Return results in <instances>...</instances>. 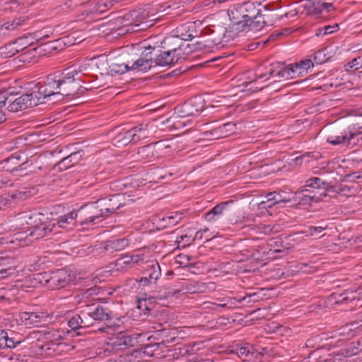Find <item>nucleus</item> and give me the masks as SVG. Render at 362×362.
<instances>
[{
    "label": "nucleus",
    "instance_id": "nucleus-31",
    "mask_svg": "<svg viewBox=\"0 0 362 362\" xmlns=\"http://www.w3.org/2000/svg\"><path fill=\"white\" fill-rule=\"evenodd\" d=\"M83 153L81 151H75L68 156L62 158L59 163L60 168L67 169L78 163L82 159Z\"/></svg>",
    "mask_w": 362,
    "mask_h": 362
},
{
    "label": "nucleus",
    "instance_id": "nucleus-9",
    "mask_svg": "<svg viewBox=\"0 0 362 362\" xmlns=\"http://www.w3.org/2000/svg\"><path fill=\"white\" fill-rule=\"evenodd\" d=\"M81 313L83 317L99 322L107 321L112 318V312L99 304L86 305Z\"/></svg>",
    "mask_w": 362,
    "mask_h": 362
},
{
    "label": "nucleus",
    "instance_id": "nucleus-62",
    "mask_svg": "<svg viewBox=\"0 0 362 362\" xmlns=\"http://www.w3.org/2000/svg\"><path fill=\"white\" fill-rule=\"evenodd\" d=\"M141 13V12L140 11V10L139 11H133L132 12H130L129 15H130V17L132 18V19H136V23L134 24V26L135 27H138L140 25V23H144V19H138V17L139 16Z\"/></svg>",
    "mask_w": 362,
    "mask_h": 362
},
{
    "label": "nucleus",
    "instance_id": "nucleus-18",
    "mask_svg": "<svg viewBox=\"0 0 362 362\" xmlns=\"http://www.w3.org/2000/svg\"><path fill=\"white\" fill-rule=\"evenodd\" d=\"M154 62L153 54L151 52V47H146L145 50L142 52L140 57L132 63L130 66L131 70H139L143 72H146L152 67H154Z\"/></svg>",
    "mask_w": 362,
    "mask_h": 362
},
{
    "label": "nucleus",
    "instance_id": "nucleus-26",
    "mask_svg": "<svg viewBox=\"0 0 362 362\" xmlns=\"http://www.w3.org/2000/svg\"><path fill=\"white\" fill-rule=\"evenodd\" d=\"M30 101V99L28 98V95L23 94L13 100L10 98L8 100L9 105L7 108L10 112H13L25 110L31 107Z\"/></svg>",
    "mask_w": 362,
    "mask_h": 362
},
{
    "label": "nucleus",
    "instance_id": "nucleus-33",
    "mask_svg": "<svg viewBox=\"0 0 362 362\" xmlns=\"http://www.w3.org/2000/svg\"><path fill=\"white\" fill-rule=\"evenodd\" d=\"M267 24V21L265 20V15H262L259 11V14L254 18H251L248 23H247L246 30L251 31H259Z\"/></svg>",
    "mask_w": 362,
    "mask_h": 362
},
{
    "label": "nucleus",
    "instance_id": "nucleus-1",
    "mask_svg": "<svg viewBox=\"0 0 362 362\" xmlns=\"http://www.w3.org/2000/svg\"><path fill=\"white\" fill-rule=\"evenodd\" d=\"M11 227L19 230L15 234L16 240L22 238L21 233H27L26 237L31 236L37 240L53 231L57 232L55 222L44 214L37 212H24L18 214Z\"/></svg>",
    "mask_w": 362,
    "mask_h": 362
},
{
    "label": "nucleus",
    "instance_id": "nucleus-32",
    "mask_svg": "<svg viewBox=\"0 0 362 362\" xmlns=\"http://www.w3.org/2000/svg\"><path fill=\"white\" fill-rule=\"evenodd\" d=\"M129 245V240L122 238L107 242L105 249L110 252H117L124 250Z\"/></svg>",
    "mask_w": 362,
    "mask_h": 362
},
{
    "label": "nucleus",
    "instance_id": "nucleus-35",
    "mask_svg": "<svg viewBox=\"0 0 362 362\" xmlns=\"http://www.w3.org/2000/svg\"><path fill=\"white\" fill-rule=\"evenodd\" d=\"M333 191L341 196L351 197L357 194L358 187L355 184H341L335 187Z\"/></svg>",
    "mask_w": 362,
    "mask_h": 362
},
{
    "label": "nucleus",
    "instance_id": "nucleus-27",
    "mask_svg": "<svg viewBox=\"0 0 362 362\" xmlns=\"http://www.w3.org/2000/svg\"><path fill=\"white\" fill-rule=\"evenodd\" d=\"M35 194V190L34 188L28 189V188H21L16 189L11 193H8L7 195V199L10 201H13L15 203L27 199Z\"/></svg>",
    "mask_w": 362,
    "mask_h": 362
},
{
    "label": "nucleus",
    "instance_id": "nucleus-34",
    "mask_svg": "<svg viewBox=\"0 0 362 362\" xmlns=\"http://www.w3.org/2000/svg\"><path fill=\"white\" fill-rule=\"evenodd\" d=\"M28 95V98L30 99V105L31 107H34L40 103H43L45 99H48L47 96L45 95V93L42 91V88L41 86L37 87V90H33L30 93H26Z\"/></svg>",
    "mask_w": 362,
    "mask_h": 362
},
{
    "label": "nucleus",
    "instance_id": "nucleus-16",
    "mask_svg": "<svg viewBox=\"0 0 362 362\" xmlns=\"http://www.w3.org/2000/svg\"><path fill=\"white\" fill-rule=\"evenodd\" d=\"M20 318L25 325L39 327L49 322V315L40 311H25L20 313Z\"/></svg>",
    "mask_w": 362,
    "mask_h": 362
},
{
    "label": "nucleus",
    "instance_id": "nucleus-10",
    "mask_svg": "<svg viewBox=\"0 0 362 362\" xmlns=\"http://www.w3.org/2000/svg\"><path fill=\"white\" fill-rule=\"evenodd\" d=\"M154 67L172 66L178 63L181 59L177 57L179 54H173L168 49H160L158 47H151Z\"/></svg>",
    "mask_w": 362,
    "mask_h": 362
},
{
    "label": "nucleus",
    "instance_id": "nucleus-44",
    "mask_svg": "<svg viewBox=\"0 0 362 362\" xmlns=\"http://www.w3.org/2000/svg\"><path fill=\"white\" fill-rule=\"evenodd\" d=\"M250 345L249 344H246L244 346H238L233 351L235 352L240 358L245 359L252 355V353L250 351Z\"/></svg>",
    "mask_w": 362,
    "mask_h": 362
},
{
    "label": "nucleus",
    "instance_id": "nucleus-63",
    "mask_svg": "<svg viewBox=\"0 0 362 362\" xmlns=\"http://www.w3.org/2000/svg\"><path fill=\"white\" fill-rule=\"evenodd\" d=\"M6 342V348H15L17 346V344H19L21 343L19 341H16L15 338L9 337L8 332Z\"/></svg>",
    "mask_w": 362,
    "mask_h": 362
},
{
    "label": "nucleus",
    "instance_id": "nucleus-8",
    "mask_svg": "<svg viewBox=\"0 0 362 362\" xmlns=\"http://www.w3.org/2000/svg\"><path fill=\"white\" fill-rule=\"evenodd\" d=\"M162 45L163 49H168L174 54H179L177 57L180 59H185L188 53L192 52L189 44L182 42L180 38L173 34L165 37Z\"/></svg>",
    "mask_w": 362,
    "mask_h": 362
},
{
    "label": "nucleus",
    "instance_id": "nucleus-50",
    "mask_svg": "<svg viewBox=\"0 0 362 362\" xmlns=\"http://www.w3.org/2000/svg\"><path fill=\"white\" fill-rule=\"evenodd\" d=\"M261 298V296L257 293H247L245 296L239 298V303H255L259 301Z\"/></svg>",
    "mask_w": 362,
    "mask_h": 362
},
{
    "label": "nucleus",
    "instance_id": "nucleus-57",
    "mask_svg": "<svg viewBox=\"0 0 362 362\" xmlns=\"http://www.w3.org/2000/svg\"><path fill=\"white\" fill-rule=\"evenodd\" d=\"M327 228V226H310L308 230L305 232L309 235L313 236L317 233H320Z\"/></svg>",
    "mask_w": 362,
    "mask_h": 362
},
{
    "label": "nucleus",
    "instance_id": "nucleus-22",
    "mask_svg": "<svg viewBox=\"0 0 362 362\" xmlns=\"http://www.w3.org/2000/svg\"><path fill=\"white\" fill-rule=\"evenodd\" d=\"M327 142L333 146L344 144L347 146H354L356 144V142L352 141L346 129L341 132H332L327 136Z\"/></svg>",
    "mask_w": 362,
    "mask_h": 362
},
{
    "label": "nucleus",
    "instance_id": "nucleus-20",
    "mask_svg": "<svg viewBox=\"0 0 362 362\" xmlns=\"http://www.w3.org/2000/svg\"><path fill=\"white\" fill-rule=\"evenodd\" d=\"M122 197V195L116 194L112 195L110 198H103L98 200L106 217L110 214L116 212L123 205L121 203Z\"/></svg>",
    "mask_w": 362,
    "mask_h": 362
},
{
    "label": "nucleus",
    "instance_id": "nucleus-61",
    "mask_svg": "<svg viewBox=\"0 0 362 362\" xmlns=\"http://www.w3.org/2000/svg\"><path fill=\"white\" fill-rule=\"evenodd\" d=\"M13 183L6 176L4 175H0V189L12 186Z\"/></svg>",
    "mask_w": 362,
    "mask_h": 362
},
{
    "label": "nucleus",
    "instance_id": "nucleus-59",
    "mask_svg": "<svg viewBox=\"0 0 362 362\" xmlns=\"http://www.w3.org/2000/svg\"><path fill=\"white\" fill-rule=\"evenodd\" d=\"M8 95L11 96L12 93H8L6 91L0 92V108L4 106L6 102L8 103L10 98Z\"/></svg>",
    "mask_w": 362,
    "mask_h": 362
},
{
    "label": "nucleus",
    "instance_id": "nucleus-15",
    "mask_svg": "<svg viewBox=\"0 0 362 362\" xmlns=\"http://www.w3.org/2000/svg\"><path fill=\"white\" fill-rule=\"evenodd\" d=\"M153 338L158 341V344L161 346L168 347L170 344H177L179 343L180 337L178 332L174 329H162L155 332L154 334L149 337L148 339Z\"/></svg>",
    "mask_w": 362,
    "mask_h": 362
},
{
    "label": "nucleus",
    "instance_id": "nucleus-23",
    "mask_svg": "<svg viewBox=\"0 0 362 362\" xmlns=\"http://www.w3.org/2000/svg\"><path fill=\"white\" fill-rule=\"evenodd\" d=\"M40 86L48 98L51 96L59 95L57 74L48 76L44 83Z\"/></svg>",
    "mask_w": 362,
    "mask_h": 362
},
{
    "label": "nucleus",
    "instance_id": "nucleus-53",
    "mask_svg": "<svg viewBox=\"0 0 362 362\" xmlns=\"http://www.w3.org/2000/svg\"><path fill=\"white\" fill-rule=\"evenodd\" d=\"M145 257L146 256L144 253L141 252V251L139 250L130 256V261H132L133 264H139L140 262H144Z\"/></svg>",
    "mask_w": 362,
    "mask_h": 362
},
{
    "label": "nucleus",
    "instance_id": "nucleus-46",
    "mask_svg": "<svg viewBox=\"0 0 362 362\" xmlns=\"http://www.w3.org/2000/svg\"><path fill=\"white\" fill-rule=\"evenodd\" d=\"M362 67V57H358L353 59L350 62L345 65V69L347 71L358 70Z\"/></svg>",
    "mask_w": 362,
    "mask_h": 362
},
{
    "label": "nucleus",
    "instance_id": "nucleus-25",
    "mask_svg": "<svg viewBox=\"0 0 362 362\" xmlns=\"http://www.w3.org/2000/svg\"><path fill=\"white\" fill-rule=\"evenodd\" d=\"M17 267V260L15 258L2 256L0 257V275L6 277L13 274Z\"/></svg>",
    "mask_w": 362,
    "mask_h": 362
},
{
    "label": "nucleus",
    "instance_id": "nucleus-6",
    "mask_svg": "<svg viewBox=\"0 0 362 362\" xmlns=\"http://www.w3.org/2000/svg\"><path fill=\"white\" fill-rule=\"evenodd\" d=\"M77 211L79 215V223L81 226H93L102 221L106 217L99 201L81 207Z\"/></svg>",
    "mask_w": 362,
    "mask_h": 362
},
{
    "label": "nucleus",
    "instance_id": "nucleus-38",
    "mask_svg": "<svg viewBox=\"0 0 362 362\" xmlns=\"http://www.w3.org/2000/svg\"><path fill=\"white\" fill-rule=\"evenodd\" d=\"M186 2V0H179L178 1L174 2L172 5H169L166 6L163 11L166 10H169L165 14L166 15H173V16H179L182 13L185 11V8L184 6V4Z\"/></svg>",
    "mask_w": 362,
    "mask_h": 362
},
{
    "label": "nucleus",
    "instance_id": "nucleus-42",
    "mask_svg": "<svg viewBox=\"0 0 362 362\" xmlns=\"http://www.w3.org/2000/svg\"><path fill=\"white\" fill-rule=\"evenodd\" d=\"M109 68H110V71L112 73L119 74H124L127 71L131 70L130 66H129V62H128L127 63H122V64L114 62V63H112L109 66Z\"/></svg>",
    "mask_w": 362,
    "mask_h": 362
},
{
    "label": "nucleus",
    "instance_id": "nucleus-28",
    "mask_svg": "<svg viewBox=\"0 0 362 362\" xmlns=\"http://www.w3.org/2000/svg\"><path fill=\"white\" fill-rule=\"evenodd\" d=\"M306 187H311L314 189L317 192V194H319L320 192H325L327 194V192L330 190V184L327 182L322 180L320 178L314 177H311L306 182ZM327 194H326L327 196Z\"/></svg>",
    "mask_w": 362,
    "mask_h": 362
},
{
    "label": "nucleus",
    "instance_id": "nucleus-12",
    "mask_svg": "<svg viewBox=\"0 0 362 362\" xmlns=\"http://www.w3.org/2000/svg\"><path fill=\"white\" fill-rule=\"evenodd\" d=\"M303 7L307 15L320 18H325L324 11L326 13L330 12L333 8V5L331 3L325 2L323 0H305Z\"/></svg>",
    "mask_w": 362,
    "mask_h": 362
},
{
    "label": "nucleus",
    "instance_id": "nucleus-14",
    "mask_svg": "<svg viewBox=\"0 0 362 362\" xmlns=\"http://www.w3.org/2000/svg\"><path fill=\"white\" fill-rule=\"evenodd\" d=\"M206 286L204 283L194 281H186L182 283L181 288L180 289H168L165 291L163 295H160V298H167L180 293V292L189 293H203L206 291Z\"/></svg>",
    "mask_w": 362,
    "mask_h": 362
},
{
    "label": "nucleus",
    "instance_id": "nucleus-49",
    "mask_svg": "<svg viewBox=\"0 0 362 362\" xmlns=\"http://www.w3.org/2000/svg\"><path fill=\"white\" fill-rule=\"evenodd\" d=\"M110 175V173L102 167L98 168L94 174L95 179L98 182L107 180Z\"/></svg>",
    "mask_w": 362,
    "mask_h": 362
},
{
    "label": "nucleus",
    "instance_id": "nucleus-24",
    "mask_svg": "<svg viewBox=\"0 0 362 362\" xmlns=\"http://www.w3.org/2000/svg\"><path fill=\"white\" fill-rule=\"evenodd\" d=\"M249 227L250 230L254 231L257 234L271 235L279 233L281 230V226L279 224H257V225H243L241 228Z\"/></svg>",
    "mask_w": 362,
    "mask_h": 362
},
{
    "label": "nucleus",
    "instance_id": "nucleus-21",
    "mask_svg": "<svg viewBox=\"0 0 362 362\" xmlns=\"http://www.w3.org/2000/svg\"><path fill=\"white\" fill-rule=\"evenodd\" d=\"M78 213L77 211H72L68 214L59 216L56 223V228H60L66 230H71L77 226L79 223Z\"/></svg>",
    "mask_w": 362,
    "mask_h": 362
},
{
    "label": "nucleus",
    "instance_id": "nucleus-43",
    "mask_svg": "<svg viewBox=\"0 0 362 362\" xmlns=\"http://www.w3.org/2000/svg\"><path fill=\"white\" fill-rule=\"evenodd\" d=\"M183 218V213L182 212H173L170 215L166 216L163 218V221L167 222L168 226H173L177 224Z\"/></svg>",
    "mask_w": 362,
    "mask_h": 362
},
{
    "label": "nucleus",
    "instance_id": "nucleus-41",
    "mask_svg": "<svg viewBox=\"0 0 362 362\" xmlns=\"http://www.w3.org/2000/svg\"><path fill=\"white\" fill-rule=\"evenodd\" d=\"M17 52L18 49L15 47L14 43H8L0 47V57L4 59L13 57Z\"/></svg>",
    "mask_w": 362,
    "mask_h": 362
},
{
    "label": "nucleus",
    "instance_id": "nucleus-51",
    "mask_svg": "<svg viewBox=\"0 0 362 362\" xmlns=\"http://www.w3.org/2000/svg\"><path fill=\"white\" fill-rule=\"evenodd\" d=\"M292 202V192L288 195H286L284 192H276V199H274V203H276V204Z\"/></svg>",
    "mask_w": 362,
    "mask_h": 362
},
{
    "label": "nucleus",
    "instance_id": "nucleus-52",
    "mask_svg": "<svg viewBox=\"0 0 362 362\" xmlns=\"http://www.w3.org/2000/svg\"><path fill=\"white\" fill-rule=\"evenodd\" d=\"M7 362H29L26 356L13 354L11 356L4 357Z\"/></svg>",
    "mask_w": 362,
    "mask_h": 362
},
{
    "label": "nucleus",
    "instance_id": "nucleus-58",
    "mask_svg": "<svg viewBox=\"0 0 362 362\" xmlns=\"http://www.w3.org/2000/svg\"><path fill=\"white\" fill-rule=\"evenodd\" d=\"M235 129V124L232 123H226L223 124L222 127H220L217 129L214 130L215 133H217L218 132H220L221 133L225 131L226 132H232L234 131Z\"/></svg>",
    "mask_w": 362,
    "mask_h": 362
},
{
    "label": "nucleus",
    "instance_id": "nucleus-13",
    "mask_svg": "<svg viewBox=\"0 0 362 362\" xmlns=\"http://www.w3.org/2000/svg\"><path fill=\"white\" fill-rule=\"evenodd\" d=\"M326 197L325 192H320L317 194L315 190L309 189H303L300 191L292 192V199L294 204L308 205L313 202H318L322 201Z\"/></svg>",
    "mask_w": 362,
    "mask_h": 362
},
{
    "label": "nucleus",
    "instance_id": "nucleus-17",
    "mask_svg": "<svg viewBox=\"0 0 362 362\" xmlns=\"http://www.w3.org/2000/svg\"><path fill=\"white\" fill-rule=\"evenodd\" d=\"M46 282L51 289H59L66 286L71 282V276L64 269H57L52 272Z\"/></svg>",
    "mask_w": 362,
    "mask_h": 362
},
{
    "label": "nucleus",
    "instance_id": "nucleus-37",
    "mask_svg": "<svg viewBox=\"0 0 362 362\" xmlns=\"http://www.w3.org/2000/svg\"><path fill=\"white\" fill-rule=\"evenodd\" d=\"M161 274L160 265L157 262H153L145 272L148 276V282L153 283L160 277Z\"/></svg>",
    "mask_w": 362,
    "mask_h": 362
},
{
    "label": "nucleus",
    "instance_id": "nucleus-56",
    "mask_svg": "<svg viewBox=\"0 0 362 362\" xmlns=\"http://www.w3.org/2000/svg\"><path fill=\"white\" fill-rule=\"evenodd\" d=\"M24 21H22L20 18L14 19L12 22H7L4 24L5 28L7 30H16L19 26L23 25V22Z\"/></svg>",
    "mask_w": 362,
    "mask_h": 362
},
{
    "label": "nucleus",
    "instance_id": "nucleus-29",
    "mask_svg": "<svg viewBox=\"0 0 362 362\" xmlns=\"http://www.w3.org/2000/svg\"><path fill=\"white\" fill-rule=\"evenodd\" d=\"M230 203H233V201L221 202L216 204L205 214V219L209 222L216 221L221 216L226 206Z\"/></svg>",
    "mask_w": 362,
    "mask_h": 362
},
{
    "label": "nucleus",
    "instance_id": "nucleus-54",
    "mask_svg": "<svg viewBox=\"0 0 362 362\" xmlns=\"http://www.w3.org/2000/svg\"><path fill=\"white\" fill-rule=\"evenodd\" d=\"M222 301H226V305L227 309H233L238 307L239 303V298H223Z\"/></svg>",
    "mask_w": 362,
    "mask_h": 362
},
{
    "label": "nucleus",
    "instance_id": "nucleus-11",
    "mask_svg": "<svg viewBox=\"0 0 362 362\" xmlns=\"http://www.w3.org/2000/svg\"><path fill=\"white\" fill-rule=\"evenodd\" d=\"M138 334L119 333L110 339L107 345L111 346V351L117 352L134 346L138 343Z\"/></svg>",
    "mask_w": 362,
    "mask_h": 362
},
{
    "label": "nucleus",
    "instance_id": "nucleus-19",
    "mask_svg": "<svg viewBox=\"0 0 362 362\" xmlns=\"http://www.w3.org/2000/svg\"><path fill=\"white\" fill-rule=\"evenodd\" d=\"M4 162L8 165L6 166V170L14 174L16 172L23 171L31 167L33 163L26 158L24 161H21V157L19 154H14L7 158Z\"/></svg>",
    "mask_w": 362,
    "mask_h": 362
},
{
    "label": "nucleus",
    "instance_id": "nucleus-60",
    "mask_svg": "<svg viewBox=\"0 0 362 362\" xmlns=\"http://www.w3.org/2000/svg\"><path fill=\"white\" fill-rule=\"evenodd\" d=\"M137 308L141 311L151 310V308L148 305L146 299H139L137 302Z\"/></svg>",
    "mask_w": 362,
    "mask_h": 362
},
{
    "label": "nucleus",
    "instance_id": "nucleus-47",
    "mask_svg": "<svg viewBox=\"0 0 362 362\" xmlns=\"http://www.w3.org/2000/svg\"><path fill=\"white\" fill-rule=\"evenodd\" d=\"M193 103L194 102L192 101L186 103L180 109H178L177 111L180 114V117H187L194 115L195 112L192 110H190Z\"/></svg>",
    "mask_w": 362,
    "mask_h": 362
},
{
    "label": "nucleus",
    "instance_id": "nucleus-39",
    "mask_svg": "<svg viewBox=\"0 0 362 362\" xmlns=\"http://www.w3.org/2000/svg\"><path fill=\"white\" fill-rule=\"evenodd\" d=\"M276 192H269L265 196V200L262 201L258 204V207L259 209H266L272 208L276 203H274V199H276Z\"/></svg>",
    "mask_w": 362,
    "mask_h": 362
},
{
    "label": "nucleus",
    "instance_id": "nucleus-48",
    "mask_svg": "<svg viewBox=\"0 0 362 362\" xmlns=\"http://www.w3.org/2000/svg\"><path fill=\"white\" fill-rule=\"evenodd\" d=\"M349 137H351V140H354L355 138L362 134V126L359 125L358 124H354L352 125H350L346 129Z\"/></svg>",
    "mask_w": 362,
    "mask_h": 362
},
{
    "label": "nucleus",
    "instance_id": "nucleus-45",
    "mask_svg": "<svg viewBox=\"0 0 362 362\" xmlns=\"http://www.w3.org/2000/svg\"><path fill=\"white\" fill-rule=\"evenodd\" d=\"M339 25L337 24H334L333 25H325L323 27L319 28L316 30V35L322 36L327 34H331L337 31Z\"/></svg>",
    "mask_w": 362,
    "mask_h": 362
},
{
    "label": "nucleus",
    "instance_id": "nucleus-30",
    "mask_svg": "<svg viewBox=\"0 0 362 362\" xmlns=\"http://www.w3.org/2000/svg\"><path fill=\"white\" fill-rule=\"evenodd\" d=\"M68 325L73 330H76L81 328L88 327L90 325L89 319L83 315L80 312L79 314L74 315L69 320Z\"/></svg>",
    "mask_w": 362,
    "mask_h": 362
},
{
    "label": "nucleus",
    "instance_id": "nucleus-40",
    "mask_svg": "<svg viewBox=\"0 0 362 362\" xmlns=\"http://www.w3.org/2000/svg\"><path fill=\"white\" fill-rule=\"evenodd\" d=\"M160 347L157 342L150 343L144 346L140 349V356L142 358L144 357H151L154 356V353L157 351Z\"/></svg>",
    "mask_w": 362,
    "mask_h": 362
},
{
    "label": "nucleus",
    "instance_id": "nucleus-3",
    "mask_svg": "<svg viewBox=\"0 0 362 362\" xmlns=\"http://www.w3.org/2000/svg\"><path fill=\"white\" fill-rule=\"evenodd\" d=\"M259 4L253 1H246L233 5L228 10L233 30L240 33L246 30L247 23L251 18L259 14Z\"/></svg>",
    "mask_w": 362,
    "mask_h": 362
},
{
    "label": "nucleus",
    "instance_id": "nucleus-7",
    "mask_svg": "<svg viewBox=\"0 0 362 362\" xmlns=\"http://www.w3.org/2000/svg\"><path fill=\"white\" fill-rule=\"evenodd\" d=\"M171 148V146L167 141H159L142 146L138 149L137 159L144 163L151 162L156 158L163 156L165 153V150Z\"/></svg>",
    "mask_w": 362,
    "mask_h": 362
},
{
    "label": "nucleus",
    "instance_id": "nucleus-36",
    "mask_svg": "<svg viewBox=\"0 0 362 362\" xmlns=\"http://www.w3.org/2000/svg\"><path fill=\"white\" fill-rule=\"evenodd\" d=\"M189 25L183 24L178 26L172 33L175 36L180 38L182 42H185V41L192 40L194 37V35L189 33Z\"/></svg>",
    "mask_w": 362,
    "mask_h": 362
},
{
    "label": "nucleus",
    "instance_id": "nucleus-2",
    "mask_svg": "<svg viewBox=\"0 0 362 362\" xmlns=\"http://www.w3.org/2000/svg\"><path fill=\"white\" fill-rule=\"evenodd\" d=\"M313 62L310 59L301 60L299 62L289 64L287 66H284L279 64H271L267 66H260L256 71L255 80L250 81L249 85L266 81L271 76H279L286 78L302 77L307 74L308 69L313 68Z\"/></svg>",
    "mask_w": 362,
    "mask_h": 362
},
{
    "label": "nucleus",
    "instance_id": "nucleus-5",
    "mask_svg": "<svg viewBox=\"0 0 362 362\" xmlns=\"http://www.w3.org/2000/svg\"><path fill=\"white\" fill-rule=\"evenodd\" d=\"M81 72V70L80 69H64L62 73L57 74L59 86L58 93H59L60 96H70L74 95L78 86V84L76 83V81L80 80V78H76V76Z\"/></svg>",
    "mask_w": 362,
    "mask_h": 362
},
{
    "label": "nucleus",
    "instance_id": "nucleus-55",
    "mask_svg": "<svg viewBox=\"0 0 362 362\" xmlns=\"http://www.w3.org/2000/svg\"><path fill=\"white\" fill-rule=\"evenodd\" d=\"M204 308L211 309L213 310H218V308H227L226 305V301H223V303H217L212 302H205L203 304Z\"/></svg>",
    "mask_w": 362,
    "mask_h": 362
},
{
    "label": "nucleus",
    "instance_id": "nucleus-4",
    "mask_svg": "<svg viewBox=\"0 0 362 362\" xmlns=\"http://www.w3.org/2000/svg\"><path fill=\"white\" fill-rule=\"evenodd\" d=\"M148 123H141L132 129L117 134L114 141L118 146H127L130 143L136 144L148 138L151 134Z\"/></svg>",
    "mask_w": 362,
    "mask_h": 362
},
{
    "label": "nucleus",
    "instance_id": "nucleus-64",
    "mask_svg": "<svg viewBox=\"0 0 362 362\" xmlns=\"http://www.w3.org/2000/svg\"><path fill=\"white\" fill-rule=\"evenodd\" d=\"M6 338H7V332L5 330L0 331V348L4 349L6 347Z\"/></svg>",
    "mask_w": 362,
    "mask_h": 362
}]
</instances>
